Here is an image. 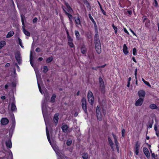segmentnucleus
<instances>
[{
	"instance_id": "obj_1",
	"label": "nucleus",
	"mask_w": 159,
	"mask_h": 159,
	"mask_svg": "<svg viewBox=\"0 0 159 159\" xmlns=\"http://www.w3.org/2000/svg\"><path fill=\"white\" fill-rule=\"evenodd\" d=\"M42 110L45 124L47 126L46 121L48 119L49 116L46 104H42Z\"/></svg>"
},
{
	"instance_id": "obj_2",
	"label": "nucleus",
	"mask_w": 159,
	"mask_h": 159,
	"mask_svg": "<svg viewBox=\"0 0 159 159\" xmlns=\"http://www.w3.org/2000/svg\"><path fill=\"white\" fill-rule=\"evenodd\" d=\"M99 81L100 84V90L102 93H104L105 92V87L104 81L101 76L99 77Z\"/></svg>"
},
{
	"instance_id": "obj_3",
	"label": "nucleus",
	"mask_w": 159,
	"mask_h": 159,
	"mask_svg": "<svg viewBox=\"0 0 159 159\" xmlns=\"http://www.w3.org/2000/svg\"><path fill=\"white\" fill-rule=\"evenodd\" d=\"M81 102L82 103L81 106L82 109L84 110V112L88 115V112L87 109L86 100V98L84 97H83L81 99Z\"/></svg>"
},
{
	"instance_id": "obj_4",
	"label": "nucleus",
	"mask_w": 159,
	"mask_h": 159,
	"mask_svg": "<svg viewBox=\"0 0 159 159\" xmlns=\"http://www.w3.org/2000/svg\"><path fill=\"white\" fill-rule=\"evenodd\" d=\"M94 44L95 46V49L97 52L99 54L101 52L100 40L94 41Z\"/></svg>"
},
{
	"instance_id": "obj_5",
	"label": "nucleus",
	"mask_w": 159,
	"mask_h": 159,
	"mask_svg": "<svg viewBox=\"0 0 159 159\" xmlns=\"http://www.w3.org/2000/svg\"><path fill=\"white\" fill-rule=\"evenodd\" d=\"M15 57L19 64L21 63L22 59L20 52L19 51H16L15 53Z\"/></svg>"
},
{
	"instance_id": "obj_6",
	"label": "nucleus",
	"mask_w": 159,
	"mask_h": 159,
	"mask_svg": "<svg viewBox=\"0 0 159 159\" xmlns=\"http://www.w3.org/2000/svg\"><path fill=\"white\" fill-rule=\"evenodd\" d=\"M96 111L97 119L99 121H101L102 120L101 113L99 107L98 106L97 107Z\"/></svg>"
},
{
	"instance_id": "obj_7",
	"label": "nucleus",
	"mask_w": 159,
	"mask_h": 159,
	"mask_svg": "<svg viewBox=\"0 0 159 159\" xmlns=\"http://www.w3.org/2000/svg\"><path fill=\"white\" fill-rule=\"evenodd\" d=\"M12 133L11 134L10 133H9V136L10 138L8 139V140L6 141V146L9 148H11L12 147V144L11 140V138L12 137Z\"/></svg>"
},
{
	"instance_id": "obj_8",
	"label": "nucleus",
	"mask_w": 159,
	"mask_h": 159,
	"mask_svg": "<svg viewBox=\"0 0 159 159\" xmlns=\"http://www.w3.org/2000/svg\"><path fill=\"white\" fill-rule=\"evenodd\" d=\"M44 99L43 100L42 102V104H46L49 98V96L48 93L47 92L44 93Z\"/></svg>"
},
{
	"instance_id": "obj_9",
	"label": "nucleus",
	"mask_w": 159,
	"mask_h": 159,
	"mask_svg": "<svg viewBox=\"0 0 159 159\" xmlns=\"http://www.w3.org/2000/svg\"><path fill=\"white\" fill-rule=\"evenodd\" d=\"M143 151L146 157L148 159H149L150 157V154L148 148L145 147H144L143 148Z\"/></svg>"
},
{
	"instance_id": "obj_10",
	"label": "nucleus",
	"mask_w": 159,
	"mask_h": 159,
	"mask_svg": "<svg viewBox=\"0 0 159 159\" xmlns=\"http://www.w3.org/2000/svg\"><path fill=\"white\" fill-rule=\"evenodd\" d=\"M143 102V99L142 98H139L136 102L135 105L136 106H141Z\"/></svg>"
},
{
	"instance_id": "obj_11",
	"label": "nucleus",
	"mask_w": 159,
	"mask_h": 159,
	"mask_svg": "<svg viewBox=\"0 0 159 159\" xmlns=\"http://www.w3.org/2000/svg\"><path fill=\"white\" fill-rule=\"evenodd\" d=\"M138 94L140 98H144L146 95L145 91L143 90H139Z\"/></svg>"
},
{
	"instance_id": "obj_12",
	"label": "nucleus",
	"mask_w": 159,
	"mask_h": 159,
	"mask_svg": "<svg viewBox=\"0 0 159 159\" xmlns=\"http://www.w3.org/2000/svg\"><path fill=\"white\" fill-rule=\"evenodd\" d=\"M1 122L2 125H6L8 123L9 120L7 118H3L1 120Z\"/></svg>"
},
{
	"instance_id": "obj_13",
	"label": "nucleus",
	"mask_w": 159,
	"mask_h": 159,
	"mask_svg": "<svg viewBox=\"0 0 159 159\" xmlns=\"http://www.w3.org/2000/svg\"><path fill=\"white\" fill-rule=\"evenodd\" d=\"M58 116V113H56L54 115L53 117V120L54 122L55 123V125H57L58 123L59 119Z\"/></svg>"
},
{
	"instance_id": "obj_14",
	"label": "nucleus",
	"mask_w": 159,
	"mask_h": 159,
	"mask_svg": "<svg viewBox=\"0 0 159 159\" xmlns=\"http://www.w3.org/2000/svg\"><path fill=\"white\" fill-rule=\"evenodd\" d=\"M11 120L12 121V125L11 127L14 128L15 126V120L14 117V115L13 113L11 115Z\"/></svg>"
},
{
	"instance_id": "obj_15",
	"label": "nucleus",
	"mask_w": 159,
	"mask_h": 159,
	"mask_svg": "<svg viewBox=\"0 0 159 159\" xmlns=\"http://www.w3.org/2000/svg\"><path fill=\"white\" fill-rule=\"evenodd\" d=\"M128 49V48L126 45L124 44L123 45V52L125 55H127L129 53Z\"/></svg>"
},
{
	"instance_id": "obj_16",
	"label": "nucleus",
	"mask_w": 159,
	"mask_h": 159,
	"mask_svg": "<svg viewBox=\"0 0 159 159\" xmlns=\"http://www.w3.org/2000/svg\"><path fill=\"white\" fill-rule=\"evenodd\" d=\"M13 102L11 103V110L12 111H15L16 109V107L15 104V99L14 98Z\"/></svg>"
},
{
	"instance_id": "obj_17",
	"label": "nucleus",
	"mask_w": 159,
	"mask_h": 159,
	"mask_svg": "<svg viewBox=\"0 0 159 159\" xmlns=\"http://www.w3.org/2000/svg\"><path fill=\"white\" fill-rule=\"evenodd\" d=\"M33 57H33V53H32V51H30V63L31 66L33 67H34L33 61H32V60L33 59Z\"/></svg>"
},
{
	"instance_id": "obj_18",
	"label": "nucleus",
	"mask_w": 159,
	"mask_h": 159,
	"mask_svg": "<svg viewBox=\"0 0 159 159\" xmlns=\"http://www.w3.org/2000/svg\"><path fill=\"white\" fill-rule=\"evenodd\" d=\"M46 131L47 137L48 140L49 142L50 143V144H51V141L50 138L49 132V131H48V128L47 126H46Z\"/></svg>"
},
{
	"instance_id": "obj_19",
	"label": "nucleus",
	"mask_w": 159,
	"mask_h": 159,
	"mask_svg": "<svg viewBox=\"0 0 159 159\" xmlns=\"http://www.w3.org/2000/svg\"><path fill=\"white\" fill-rule=\"evenodd\" d=\"M61 129L64 132H66L68 129V126L67 125H62L61 126Z\"/></svg>"
},
{
	"instance_id": "obj_20",
	"label": "nucleus",
	"mask_w": 159,
	"mask_h": 159,
	"mask_svg": "<svg viewBox=\"0 0 159 159\" xmlns=\"http://www.w3.org/2000/svg\"><path fill=\"white\" fill-rule=\"evenodd\" d=\"M81 53L83 54L85 53L87 51V49L84 45H83L82 46L81 48Z\"/></svg>"
},
{
	"instance_id": "obj_21",
	"label": "nucleus",
	"mask_w": 159,
	"mask_h": 159,
	"mask_svg": "<svg viewBox=\"0 0 159 159\" xmlns=\"http://www.w3.org/2000/svg\"><path fill=\"white\" fill-rule=\"evenodd\" d=\"M14 34V32L13 31H11L8 32L6 36V38H8L11 37Z\"/></svg>"
},
{
	"instance_id": "obj_22",
	"label": "nucleus",
	"mask_w": 159,
	"mask_h": 159,
	"mask_svg": "<svg viewBox=\"0 0 159 159\" xmlns=\"http://www.w3.org/2000/svg\"><path fill=\"white\" fill-rule=\"evenodd\" d=\"M112 135L114 139V142L115 144V145H118L119 144V143L117 140V138L116 136L113 133H112Z\"/></svg>"
},
{
	"instance_id": "obj_23",
	"label": "nucleus",
	"mask_w": 159,
	"mask_h": 159,
	"mask_svg": "<svg viewBox=\"0 0 159 159\" xmlns=\"http://www.w3.org/2000/svg\"><path fill=\"white\" fill-rule=\"evenodd\" d=\"M88 98V101L89 103H90L91 105H93V103L94 102V97L89 98Z\"/></svg>"
},
{
	"instance_id": "obj_24",
	"label": "nucleus",
	"mask_w": 159,
	"mask_h": 159,
	"mask_svg": "<svg viewBox=\"0 0 159 159\" xmlns=\"http://www.w3.org/2000/svg\"><path fill=\"white\" fill-rule=\"evenodd\" d=\"M23 31L24 34L28 36H30V33L27 30H26L24 28H23Z\"/></svg>"
},
{
	"instance_id": "obj_25",
	"label": "nucleus",
	"mask_w": 159,
	"mask_h": 159,
	"mask_svg": "<svg viewBox=\"0 0 159 159\" xmlns=\"http://www.w3.org/2000/svg\"><path fill=\"white\" fill-rule=\"evenodd\" d=\"M74 18L76 24L77 25H81L79 17L78 16L76 18V17H75Z\"/></svg>"
},
{
	"instance_id": "obj_26",
	"label": "nucleus",
	"mask_w": 159,
	"mask_h": 159,
	"mask_svg": "<svg viewBox=\"0 0 159 159\" xmlns=\"http://www.w3.org/2000/svg\"><path fill=\"white\" fill-rule=\"evenodd\" d=\"M75 32L77 39L79 40L80 39V35L79 32L77 30H75Z\"/></svg>"
},
{
	"instance_id": "obj_27",
	"label": "nucleus",
	"mask_w": 159,
	"mask_h": 159,
	"mask_svg": "<svg viewBox=\"0 0 159 159\" xmlns=\"http://www.w3.org/2000/svg\"><path fill=\"white\" fill-rule=\"evenodd\" d=\"M56 98V95L55 94H53L51 98V102L52 103L55 102Z\"/></svg>"
},
{
	"instance_id": "obj_28",
	"label": "nucleus",
	"mask_w": 159,
	"mask_h": 159,
	"mask_svg": "<svg viewBox=\"0 0 159 159\" xmlns=\"http://www.w3.org/2000/svg\"><path fill=\"white\" fill-rule=\"evenodd\" d=\"M82 157L83 159H88V154L86 152H84L82 154Z\"/></svg>"
},
{
	"instance_id": "obj_29",
	"label": "nucleus",
	"mask_w": 159,
	"mask_h": 159,
	"mask_svg": "<svg viewBox=\"0 0 159 159\" xmlns=\"http://www.w3.org/2000/svg\"><path fill=\"white\" fill-rule=\"evenodd\" d=\"M6 44V42L5 41L0 42V49H1Z\"/></svg>"
},
{
	"instance_id": "obj_30",
	"label": "nucleus",
	"mask_w": 159,
	"mask_h": 159,
	"mask_svg": "<svg viewBox=\"0 0 159 159\" xmlns=\"http://www.w3.org/2000/svg\"><path fill=\"white\" fill-rule=\"evenodd\" d=\"M73 40H68V44L70 48H73L74 45L73 43Z\"/></svg>"
},
{
	"instance_id": "obj_31",
	"label": "nucleus",
	"mask_w": 159,
	"mask_h": 159,
	"mask_svg": "<svg viewBox=\"0 0 159 159\" xmlns=\"http://www.w3.org/2000/svg\"><path fill=\"white\" fill-rule=\"evenodd\" d=\"M53 60V58L51 56V57H48L46 61V62L47 63H49L50 62H51V61H52Z\"/></svg>"
},
{
	"instance_id": "obj_32",
	"label": "nucleus",
	"mask_w": 159,
	"mask_h": 159,
	"mask_svg": "<svg viewBox=\"0 0 159 159\" xmlns=\"http://www.w3.org/2000/svg\"><path fill=\"white\" fill-rule=\"evenodd\" d=\"M149 107L151 109H156L157 108V107L155 104H152L150 105Z\"/></svg>"
},
{
	"instance_id": "obj_33",
	"label": "nucleus",
	"mask_w": 159,
	"mask_h": 159,
	"mask_svg": "<svg viewBox=\"0 0 159 159\" xmlns=\"http://www.w3.org/2000/svg\"><path fill=\"white\" fill-rule=\"evenodd\" d=\"M87 96H88V98H89L93 97H94L93 96V93L90 91H89Z\"/></svg>"
},
{
	"instance_id": "obj_34",
	"label": "nucleus",
	"mask_w": 159,
	"mask_h": 159,
	"mask_svg": "<svg viewBox=\"0 0 159 159\" xmlns=\"http://www.w3.org/2000/svg\"><path fill=\"white\" fill-rule=\"evenodd\" d=\"M35 72L38 82V80H40L41 79V76L40 75L39 73V71H38V73H37L36 72Z\"/></svg>"
},
{
	"instance_id": "obj_35",
	"label": "nucleus",
	"mask_w": 159,
	"mask_h": 159,
	"mask_svg": "<svg viewBox=\"0 0 159 159\" xmlns=\"http://www.w3.org/2000/svg\"><path fill=\"white\" fill-rule=\"evenodd\" d=\"M108 140L110 145H114L112 141L109 137H108Z\"/></svg>"
},
{
	"instance_id": "obj_36",
	"label": "nucleus",
	"mask_w": 159,
	"mask_h": 159,
	"mask_svg": "<svg viewBox=\"0 0 159 159\" xmlns=\"http://www.w3.org/2000/svg\"><path fill=\"white\" fill-rule=\"evenodd\" d=\"M148 123L149 124L148 127L149 128H152V125L153 123V119H152L151 122L150 121V120H149L148 122Z\"/></svg>"
},
{
	"instance_id": "obj_37",
	"label": "nucleus",
	"mask_w": 159,
	"mask_h": 159,
	"mask_svg": "<svg viewBox=\"0 0 159 159\" xmlns=\"http://www.w3.org/2000/svg\"><path fill=\"white\" fill-rule=\"evenodd\" d=\"M21 22L22 23V25L23 26H24L25 24H24V19H25V17L24 16V15H21Z\"/></svg>"
},
{
	"instance_id": "obj_38",
	"label": "nucleus",
	"mask_w": 159,
	"mask_h": 159,
	"mask_svg": "<svg viewBox=\"0 0 159 159\" xmlns=\"http://www.w3.org/2000/svg\"><path fill=\"white\" fill-rule=\"evenodd\" d=\"M43 72L44 73H46L48 71V67L46 66H43Z\"/></svg>"
},
{
	"instance_id": "obj_39",
	"label": "nucleus",
	"mask_w": 159,
	"mask_h": 159,
	"mask_svg": "<svg viewBox=\"0 0 159 159\" xmlns=\"http://www.w3.org/2000/svg\"><path fill=\"white\" fill-rule=\"evenodd\" d=\"M54 151H55L56 154L58 156H61V155L60 154V151L58 149H54Z\"/></svg>"
},
{
	"instance_id": "obj_40",
	"label": "nucleus",
	"mask_w": 159,
	"mask_h": 159,
	"mask_svg": "<svg viewBox=\"0 0 159 159\" xmlns=\"http://www.w3.org/2000/svg\"><path fill=\"white\" fill-rule=\"evenodd\" d=\"M18 40L19 41V44L21 48H23L24 46L22 45L21 40L19 38H18Z\"/></svg>"
},
{
	"instance_id": "obj_41",
	"label": "nucleus",
	"mask_w": 159,
	"mask_h": 159,
	"mask_svg": "<svg viewBox=\"0 0 159 159\" xmlns=\"http://www.w3.org/2000/svg\"><path fill=\"white\" fill-rule=\"evenodd\" d=\"M72 143V140L71 139H68L66 142V144L67 146H70Z\"/></svg>"
},
{
	"instance_id": "obj_42",
	"label": "nucleus",
	"mask_w": 159,
	"mask_h": 159,
	"mask_svg": "<svg viewBox=\"0 0 159 159\" xmlns=\"http://www.w3.org/2000/svg\"><path fill=\"white\" fill-rule=\"evenodd\" d=\"M38 85L39 90L40 92L42 94H43V91L41 89V87L40 86V84H39V82H38Z\"/></svg>"
},
{
	"instance_id": "obj_43",
	"label": "nucleus",
	"mask_w": 159,
	"mask_h": 159,
	"mask_svg": "<svg viewBox=\"0 0 159 159\" xmlns=\"http://www.w3.org/2000/svg\"><path fill=\"white\" fill-rule=\"evenodd\" d=\"M112 27L115 30V33L116 34L117 32V29H118L114 25V24H113L112 25Z\"/></svg>"
},
{
	"instance_id": "obj_44",
	"label": "nucleus",
	"mask_w": 159,
	"mask_h": 159,
	"mask_svg": "<svg viewBox=\"0 0 159 159\" xmlns=\"http://www.w3.org/2000/svg\"><path fill=\"white\" fill-rule=\"evenodd\" d=\"M89 18L91 20V21H92V22L93 23H94V22H95L93 18V17L92 16L90 13H89Z\"/></svg>"
},
{
	"instance_id": "obj_45",
	"label": "nucleus",
	"mask_w": 159,
	"mask_h": 159,
	"mask_svg": "<svg viewBox=\"0 0 159 159\" xmlns=\"http://www.w3.org/2000/svg\"><path fill=\"white\" fill-rule=\"evenodd\" d=\"M137 50L136 48H134L133 49V54L134 55H137Z\"/></svg>"
},
{
	"instance_id": "obj_46",
	"label": "nucleus",
	"mask_w": 159,
	"mask_h": 159,
	"mask_svg": "<svg viewBox=\"0 0 159 159\" xmlns=\"http://www.w3.org/2000/svg\"><path fill=\"white\" fill-rule=\"evenodd\" d=\"M66 14L68 16L69 20L71 19V18L73 17L71 15L70 13H69L68 12H66Z\"/></svg>"
},
{
	"instance_id": "obj_47",
	"label": "nucleus",
	"mask_w": 159,
	"mask_h": 159,
	"mask_svg": "<svg viewBox=\"0 0 159 159\" xmlns=\"http://www.w3.org/2000/svg\"><path fill=\"white\" fill-rule=\"evenodd\" d=\"M102 112L103 115L105 116L106 113V108L104 107L102 108Z\"/></svg>"
},
{
	"instance_id": "obj_48",
	"label": "nucleus",
	"mask_w": 159,
	"mask_h": 159,
	"mask_svg": "<svg viewBox=\"0 0 159 159\" xmlns=\"http://www.w3.org/2000/svg\"><path fill=\"white\" fill-rule=\"evenodd\" d=\"M94 41L100 40L99 35H94Z\"/></svg>"
},
{
	"instance_id": "obj_49",
	"label": "nucleus",
	"mask_w": 159,
	"mask_h": 159,
	"mask_svg": "<svg viewBox=\"0 0 159 159\" xmlns=\"http://www.w3.org/2000/svg\"><path fill=\"white\" fill-rule=\"evenodd\" d=\"M67 11L68 12H69V13H71L73 11L72 8L70 7V8H67Z\"/></svg>"
},
{
	"instance_id": "obj_50",
	"label": "nucleus",
	"mask_w": 159,
	"mask_h": 159,
	"mask_svg": "<svg viewBox=\"0 0 159 159\" xmlns=\"http://www.w3.org/2000/svg\"><path fill=\"white\" fill-rule=\"evenodd\" d=\"M100 9L101 11H102V13L104 15H106V12H105V11L102 9V6H100Z\"/></svg>"
},
{
	"instance_id": "obj_51",
	"label": "nucleus",
	"mask_w": 159,
	"mask_h": 159,
	"mask_svg": "<svg viewBox=\"0 0 159 159\" xmlns=\"http://www.w3.org/2000/svg\"><path fill=\"white\" fill-rule=\"evenodd\" d=\"M140 146V144H139L138 142L137 141L136 143L135 144V148H138L139 149V148Z\"/></svg>"
},
{
	"instance_id": "obj_52",
	"label": "nucleus",
	"mask_w": 159,
	"mask_h": 159,
	"mask_svg": "<svg viewBox=\"0 0 159 159\" xmlns=\"http://www.w3.org/2000/svg\"><path fill=\"white\" fill-rule=\"evenodd\" d=\"M125 130L124 129H123L122 130V136L123 137L125 136Z\"/></svg>"
},
{
	"instance_id": "obj_53",
	"label": "nucleus",
	"mask_w": 159,
	"mask_h": 159,
	"mask_svg": "<svg viewBox=\"0 0 159 159\" xmlns=\"http://www.w3.org/2000/svg\"><path fill=\"white\" fill-rule=\"evenodd\" d=\"M154 3H155V5H154V6L155 7H158V4L156 0H154Z\"/></svg>"
},
{
	"instance_id": "obj_54",
	"label": "nucleus",
	"mask_w": 159,
	"mask_h": 159,
	"mask_svg": "<svg viewBox=\"0 0 159 159\" xmlns=\"http://www.w3.org/2000/svg\"><path fill=\"white\" fill-rule=\"evenodd\" d=\"M144 84L148 86V87L151 88V86L148 82L146 81L145 82H144Z\"/></svg>"
},
{
	"instance_id": "obj_55",
	"label": "nucleus",
	"mask_w": 159,
	"mask_h": 159,
	"mask_svg": "<svg viewBox=\"0 0 159 159\" xmlns=\"http://www.w3.org/2000/svg\"><path fill=\"white\" fill-rule=\"evenodd\" d=\"M38 20V19L37 17H35L33 20V22L34 23H36Z\"/></svg>"
},
{
	"instance_id": "obj_56",
	"label": "nucleus",
	"mask_w": 159,
	"mask_h": 159,
	"mask_svg": "<svg viewBox=\"0 0 159 159\" xmlns=\"http://www.w3.org/2000/svg\"><path fill=\"white\" fill-rule=\"evenodd\" d=\"M86 5L87 7L88 8L90 9L91 8V7L90 5V4L89 3V2H88V3H87L86 4Z\"/></svg>"
},
{
	"instance_id": "obj_57",
	"label": "nucleus",
	"mask_w": 159,
	"mask_h": 159,
	"mask_svg": "<svg viewBox=\"0 0 159 159\" xmlns=\"http://www.w3.org/2000/svg\"><path fill=\"white\" fill-rule=\"evenodd\" d=\"M154 129L156 132H157V123H156L154 125Z\"/></svg>"
},
{
	"instance_id": "obj_58",
	"label": "nucleus",
	"mask_w": 159,
	"mask_h": 159,
	"mask_svg": "<svg viewBox=\"0 0 159 159\" xmlns=\"http://www.w3.org/2000/svg\"><path fill=\"white\" fill-rule=\"evenodd\" d=\"M95 34L94 35H99L98 34V29H95Z\"/></svg>"
},
{
	"instance_id": "obj_59",
	"label": "nucleus",
	"mask_w": 159,
	"mask_h": 159,
	"mask_svg": "<svg viewBox=\"0 0 159 159\" xmlns=\"http://www.w3.org/2000/svg\"><path fill=\"white\" fill-rule=\"evenodd\" d=\"M137 68H136L135 70V71H134V75L135 76V79H137Z\"/></svg>"
},
{
	"instance_id": "obj_60",
	"label": "nucleus",
	"mask_w": 159,
	"mask_h": 159,
	"mask_svg": "<svg viewBox=\"0 0 159 159\" xmlns=\"http://www.w3.org/2000/svg\"><path fill=\"white\" fill-rule=\"evenodd\" d=\"M35 51L37 52H39L41 51V49L40 48H37L36 50H35Z\"/></svg>"
},
{
	"instance_id": "obj_61",
	"label": "nucleus",
	"mask_w": 159,
	"mask_h": 159,
	"mask_svg": "<svg viewBox=\"0 0 159 159\" xmlns=\"http://www.w3.org/2000/svg\"><path fill=\"white\" fill-rule=\"evenodd\" d=\"M65 5L66 6V7L67 8H70V6L69 5V4L67 2H65Z\"/></svg>"
},
{
	"instance_id": "obj_62",
	"label": "nucleus",
	"mask_w": 159,
	"mask_h": 159,
	"mask_svg": "<svg viewBox=\"0 0 159 159\" xmlns=\"http://www.w3.org/2000/svg\"><path fill=\"white\" fill-rule=\"evenodd\" d=\"M94 25V29H98L97 26L96 25V23L95 22L93 23Z\"/></svg>"
},
{
	"instance_id": "obj_63",
	"label": "nucleus",
	"mask_w": 159,
	"mask_h": 159,
	"mask_svg": "<svg viewBox=\"0 0 159 159\" xmlns=\"http://www.w3.org/2000/svg\"><path fill=\"white\" fill-rule=\"evenodd\" d=\"M139 153V149L135 148V154L136 155H138Z\"/></svg>"
},
{
	"instance_id": "obj_64",
	"label": "nucleus",
	"mask_w": 159,
	"mask_h": 159,
	"mask_svg": "<svg viewBox=\"0 0 159 159\" xmlns=\"http://www.w3.org/2000/svg\"><path fill=\"white\" fill-rule=\"evenodd\" d=\"M67 38L68 40H73V39L70 36L67 37Z\"/></svg>"
}]
</instances>
